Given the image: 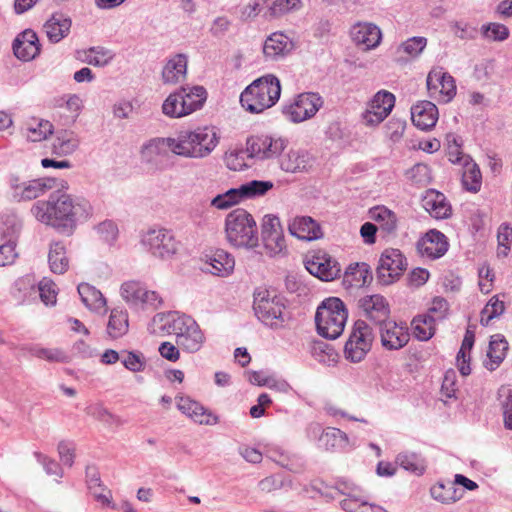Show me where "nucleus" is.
Masks as SVG:
<instances>
[{
  "instance_id": "f257e3e1",
  "label": "nucleus",
  "mask_w": 512,
  "mask_h": 512,
  "mask_svg": "<svg viewBox=\"0 0 512 512\" xmlns=\"http://www.w3.org/2000/svg\"><path fill=\"white\" fill-rule=\"evenodd\" d=\"M31 213L42 223L52 225L63 232H72L78 223H83L91 217L92 206L83 197L53 192L48 200L34 203Z\"/></svg>"
},
{
  "instance_id": "f03ea898",
  "label": "nucleus",
  "mask_w": 512,
  "mask_h": 512,
  "mask_svg": "<svg viewBox=\"0 0 512 512\" xmlns=\"http://www.w3.org/2000/svg\"><path fill=\"white\" fill-rule=\"evenodd\" d=\"M154 322L161 323L163 330L175 335L178 347L187 352H197L204 343L203 332L197 322L188 315H180L177 312L157 314Z\"/></svg>"
},
{
  "instance_id": "7ed1b4c3",
  "label": "nucleus",
  "mask_w": 512,
  "mask_h": 512,
  "mask_svg": "<svg viewBox=\"0 0 512 512\" xmlns=\"http://www.w3.org/2000/svg\"><path fill=\"white\" fill-rule=\"evenodd\" d=\"M280 95V80L273 74H266L244 89L240 103L246 111L258 114L274 106Z\"/></svg>"
},
{
  "instance_id": "20e7f679",
  "label": "nucleus",
  "mask_w": 512,
  "mask_h": 512,
  "mask_svg": "<svg viewBox=\"0 0 512 512\" xmlns=\"http://www.w3.org/2000/svg\"><path fill=\"white\" fill-rule=\"evenodd\" d=\"M219 142L214 127H198L179 132L176 138V155L201 159L212 153Z\"/></svg>"
},
{
  "instance_id": "39448f33",
  "label": "nucleus",
  "mask_w": 512,
  "mask_h": 512,
  "mask_svg": "<svg viewBox=\"0 0 512 512\" xmlns=\"http://www.w3.org/2000/svg\"><path fill=\"white\" fill-rule=\"evenodd\" d=\"M225 233L228 242L236 248L253 249L258 246L257 225L245 209L237 208L226 216Z\"/></svg>"
},
{
  "instance_id": "423d86ee",
  "label": "nucleus",
  "mask_w": 512,
  "mask_h": 512,
  "mask_svg": "<svg viewBox=\"0 0 512 512\" xmlns=\"http://www.w3.org/2000/svg\"><path fill=\"white\" fill-rule=\"evenodd\" d=\"M348 312L342 300L325 299L317 308L315 323L318 333L327 339H337L344 331Z\"/></svg>"
},
{
  "instance_id": "0eeeda50",
  "label": "nucleus",
  "mask_w": 512,
  "mask_h": 512,
  "mask_svg": "<svg viewBox=\"0 0 512 512\" xmlns=\"http://www.w3.org/2000/svg\"><path fill=\"white\" fill-rule=\"evenodd\" d=\"M253 296V309L257 318L271 328L282 327L285 321L283 297L261 287L254 291Z\"/></svg>"
},
{
  "instance_id": "6e6552de",
  "label": "nucleus",
  "mask_w": 512,
  "mask_h": 512,
  "mask_svg": "<svg viewBox=\"0 0 512 512\" xmlns=\"http://www.w3.org/2000/svg\"><path fill=\"white\" fill-rule=\"evenodd\" d=\"M8 185L14 201L28 202L56 188L58 183L52 177L29 179L18 174H11L8 178Z\"/></svg>"
},
{
  "instance_id": "1a4fd4ad",
  "label": "nucleus",
  "mask_w": 512,
  "mask_h": 512,
  "mask_svg": "<svg viewBox=\"0 0 512 512\" xmlns=\"http://www.w3.org/2000/svg\"><path fill=\"white\" fill-rule=\"evenodd\" d=\"M373 339L372 328L365 321L357 320L344 347L346 359L354 363L362 361L370 351Z\"/></svg>"
},
{
  "instance_id": "9d476101",
  "label": "nucleus",
  "mask_w": 512,
  "mask_h": 512,
  "mask_svg": "<svg viewBox=\"0 0 512 512\" xmlns=\"http://www.w3.org/2000/svg\"><path fill=\"white\" fill-rule=\"evenodd\" d=\"M406 267V258L400 250L394 248L386 249L379 259L376 269L377 278L380 283L389 285L402 275Z\"/></svg>"
},
{
  "instance_id": "9b49d317",
  "label": "nucleus",
  "mask_w": 512,
  "mask_h": 512,
  "mask_svg": "<svg viewBox=\"0 0 512 512\" xmlns=\"http://www.w3.org/2000/svg\"><path fill=\"white\" fill-rule=\"evenodd\" d=\"M261 239L270 257L280 255L286 250V242L280 219L274 215H265L262 221Z\"/></svg>"
},
{
  "instance_id": "f8f14e48",
  "label": "nucleus",
  "mask_w": 512,
  "mask_h": 512,
  "mask_svg": "<svg viewBox=\"0 0 512 512\" xmlns=\"http://www.w3.org/2000/svg\"><path fill=\"white\" fill-rule=\"evenodd\" d=\"M287 145L283 138L270 135H256L247 139V153L260 160L278 157Z\"/></svg>"
},
{
  "instance_id": "ddd939ff",
  "label": "nucleus",
  "mask_w": 512,
  "mask_h": 512,
  "mask_svg": "<svg viewBox=\"0 0 512 512\" xmlns=\"http://www.w3.org/2000/svg\"><path fill=\"white\" fill-rule=\"evenodd\" d=\"M142 242L154 256L161 259L170 258L178 250V242L172 232L163 228L149 230Z\"/></svg>"
},
{
  "instance_id": "4468645a",
  "label": "nucleus",
  "mask_w": 512,
  "mask_h": 512,
  "mask_svg": "<svg viewBox=\"0 0 512 512\" xmlns=\"http://www.w3.org/2000/svg\"><path fill=\"white\" fill-rule=\"evenodd\" d=\"M322 105L323 100L317 93H302L293 104L285 107L283 112L290 121L299 123L312 118Z\"/></svg>"
},
{
  "instance_id": "2eb2a0df",
  "label": "nucleus",
  "mask_w": 512,
  "mask_h": 512,
  "mask_svg": "<svg viewBox=\"0 0 512 512\" xmlns=\"http://www.w3.org/2000/svg\"><path fill=\"white\" fill-rule=\"evenodd\" d=\"M305 267L310 274L322 281H332L340 275L341 266L327 252L319 250L305 261Z\"/></svg>"
},
{
  "instance_id": "dca6fc26",
  "label": "nucleus",
  "mask_w": 512,
  "mask_h": 512,
  "mask_svg": "<svg viewBox=\"0 0 512 512\" xmlns=\"http://www.w3.org/2000/svg\"><path fill=\"white\" fill-rule=\"evenodd\" d=\"M382 346L387 350H399L403 348L410 339L406 323H397L393 320H386L379 325Z\"/></svg>"
},
{
  "instance_id": "f3484780",
  "label": "nucleus",
  "mask_w": 512,
  "mask_h": 512,
  "mask_svg": "<svg viewBox=\"0 0 512 512\" xmlns=\"http://www.w3.org/2000/svg\"><path fill=\"white\" fill-rule=\"evenodd\" d=\"M426 83L430 96L439 94L443 102H449L456 95L454 78L441 67L433 68L428 73Z\"/></svg>"
},
{
  "instance_id": "a211bd4d",
  "label": "nucleus",
  "mask_w": 512,
  "mask_h": 512,
  "mask_svg": "<svg viewBox=\"0 0 512 512\" xmlns=\"http://www.w3.org/2000/svg\"><path fill=\"white\" fill-rule=\"evenodd\" d=\"M395 104V96L385 90L375 94L369 104V108L363 114V120L367 125L381 123L392 111Z\"/></svg>"
},
{
  "instance_id": "6ab92c4d",
  "label": "nucleus",
  "mask_w": 512,
  "mask_h": 512,
  "mask_svg": "<svg viewBox=\"0 0 512 512\" xmlns=\"http://www.w3.org/2000/svg\"><path fill=\"white\" fill-rule=\"evenodd\" d=\"M352 41L357 46H363L364 50H372L379 46L382 40L380 28L370 22H358L350 30Z\"/></svg>"
},
{
  "instance_id": "aec40b11",
  "label": "nucleus",
  "mask_w": 512,
  "mask_h": 512,
  "mask_svg": "<svg viewBox=\"0 0 512 512\" xmlns=\"http://www.w3.org/2000/svg\"><path fill=\"white\" fill-rule=\"evenodd\" d=\"M446 236L438 230L428 231L424 237L417 242V251L430 259L442 257L448 250Z\"/></svg>"
},
{
  "instance_id": "412c9836",
  "label": "nucleus",
  "mask_w": 512,
  "mask_h": 512,
  "mask_svg": "<svg viewBox=\"0 0 512 512\" xmlns=\"http://www.w3.org/2000/svg\"><path fill=\"white\" fill-rule=\"evenodd\" d=\"M14 55L22 61L33 60L40 53V43L37 34L27 29L20 34L13 41Z\"/></svg>"
},
{
  "instance_id": "4be33fe9",
  "label": "nucleus",
  "mask_w": 512,
  "mask_h": 512,
  "mask_svg": "<svg viewBox=\"0 0 512 512\" xmlns=\"http://www.w3.org/2000/svg\"><path fill=\"white\" fill-rule=\"evenodd\" d=\"M359 307L364 314L378 325L389 318L390 309L386 299L379 295H367L359 300Z\"/></svg>"
},
{
  "instance_id": "5701e85b",
  "label": "nucleus",
  "mask_w": 512,
  "mask_h": 512,
  "mask_svg": "<svg viewBox=\"0 0 512 512\" xmlns=\"http://www.w3.org/2000/svg\"><path fill=\"white\" fill-rule=\"evenodd\" d=\"M411 119L416 127L429 130L438 120V109L430 101H420L411 107Z\"/></svg>"
},
{
  "instance_id": "b1692460",
  "label": "nucleus",
  "mask_w": 512,
  "mask_h": 512,
  "mask_svg": "<svg viewBox=\"0 0 512 512\" xmlns=\"http://www.w3.org/2000/svg\"><path fill=\"white\" fill-rule=\"evenodd\" d=\"M177 408L195 422L205 425H214L218 422V417L206 409L198 402L188 397H177Z\"/></svg>"
},
{
  "instance_id": "393cba45",
  "label": "nucleus",
  "mask_w": 512,
  "mask_h": 512,
  "mask_svg": "<svg viewBox=\"0 0 512 512\" xmlns=\"http://www.w3.org/2000/svg\"><path fill=\"white\" fill-rule=\"evenodd\" d=\"M205 271L216 276H228L234 269L235 260L226 251L218 249L206 255Z\"/></svg>"
},
{
  "instance_id": "a878e982",
  "label": "nucleus",
  "mask_w": 512,
  "mask_h": 512,
  "mask_svg": "<svg viewBox=\"0 0 512 512\" xmlns=\"http://www.w3.org/2000/svg\"><path fill=\"white\" fill-rule=\"evenodd\" d=\"M72 21L63 13H54L43 25V30L51 43H58L70 33Z\"/></svg>"
},
{
  "instance_id": "bb28decb",
  "label": "nucleus",
  "mask_w": 512,
  "mask_h": 512,
  "mask_svg": "<svg viewBox=\"0 0 512 512\" xmlns=\"http://www.w3.org/2000/svg\"><path fill=\"white\" fill-rule=\"evenodd\" d=\"M372 220L377 223L383 236H395L398 228V217L395 212L385 206H375L369 210Z\"/></svg>"
},
{
  "instance_id": "cd10ccee",
  "label": "nucleus",
  "mask_w": 512,
  "mask_h": 512,
  "mask_svg": "<svg viewBox=\"0 0 512 512\" xmlns=\"http://www.w3.org/2000/svg\"><path fill=\"white\" fill-rule=\"evenodd\" d=\"M423 208L436 219H445L451 215V206L443 193L435 190L426 192L422 199Z\"/></svg>"
},
{
  "instance_id": "c85d7f7f",
  "label": "nucleus",
  "mask_w": 512,
  "mask_h": 512,
  "mask_svg": "<svg viewBox=\"0 0 512 512\" xmlns=\"http://www.w3.org/2000/svg\"><path fill=\"white\" fill-rule=\"evenodd\" d=\"M187 63L185 54H176L171 57L162 70L163 83L174 85L183 81L187 74Z\"/></svg>"
},
{
  "instance_id": "c756f323",
  "label": "nucleus",
  "mask_w": 512,
  "mask_h": 512,
  "mask_svg": "<svg viewBox=\"0 0 512 512\" xmlns=\"http://www.w3.org/2000/svg\"><path fill=\"white\" fill-rule=\"evenodd\" d=\"M293 44L289 37L281 32L272 33L264 42L263 53L267 59L278 60L289 53Z\"/></svg>"
},
{
  "instance_id": "7c9ffc66",
  "label": "nucleus",
  "mask_w": 512,
  "mask_h": 512,
  "mask_svg": "<svg viewBox=\"0 0 512 512\" xmlns=\"http://www.w3.org/2000/svg\"><path fill=\"white\" fill-rule=\"evenodd\" d=\"M311 155L302 149L290 150L280 160V167L285 172L297 173L308 171L312 166Z\"/></svg>"
},
{
  "instance_id": "2f4dec72",
  "label": "nucleus",
  "mask_w": 512,
  "mask_h": 512,
  "mask_svg": "<svg viewBox=\"0 0 512 512\" xmlns=\"http://www.w3.org/2000/svg\"><path fill=\"white\" fill-rule=\"evenodd\" d=\"M291 235L303 240H316L321 238L322 231L319 224L309 216L297 217L289 225Z\"/></svg>"
},
{
  "instance_id": "473e14b6",
  "label": "nucleus",
  "mask_w": 512,
  "mask_h": 512,
  "mask_svg": "<svg viewBox=\"0 0 512 512\" xmlns=\"http://www.w3.org/2000/svg\"><path fill=\"white\" fill-rule=\"evenodd\" d=\"M129 330L128 313L122 308H113L110 312L106 333L107 336L116 340L127 334Z\"/></svg>"
},
{
  "instance_id": "72a5a7b5",
  "label": "nucleus",
  "mask_w": 512,
  "mask_h": 512,
  "mask_svg": "<svg viewBox=\"0 0 512 512\" xmlns=\"http://www.w3.org/2000/svg\"><path fill=\"white\" fill-rule=\"evenodd\" d=\"M372 280L370 266L364 262L350 264L345 273L343 282L349 287L360 288Z\"/></svg>"
},
{
  "instance_id": "f704fd0d",
  "label": "nucleus",
  "mask_w": 512,
  "mask_h": 512,
  "mask_svg": "<svg viewBox=\"0 0 512 512\" xmlns=\"http://www.w3.org/2000/svg\"><path fill=\"white\" fill-rule=\"evenodd\" d=\"M431 497L443 504H451L460 500L464 491L456 487L454 481L437 483L430 489Z\"/></svg>"
},
{
  "instance_id": "c9c22d12",
  "label": "nucleus",
  "mask_w": 512,
  "mask_h": 512,
  "mask_svg": "<svg viewBox=\"0 0 512 512\" xmlns=\"http://www.w3.org/2000/svg\"><path fill=\"white\" fill-rule=\"evenodd\" d=\"M48 263L51 272L64 274L69 268V259L63 242L52 241L49 244Z\"/></svg>"
},
{
  "instance_id": "e433bc0d",
  "label": "nucleus",
  "mask_w": 512,
  "mask_h": 512,
  "mask_svg": "<svg viewBox=\"0 0 512 512\" xmlns=\"http://www.w3.org/2000/svg\"><path fill=\"white\" fill-rule=\"evenodd\" d=\"M508 350V342L500 334L491 336L487 357L489 361L486 362L485 367L490 371L495 370L504 360Z\"/></svg>"
},
{
  "instance_id": "4c0bfd02",
  "label": "nucleus",
  "mask_w": 512,
  "mask_h": 512,
  "mask_svg": "<svg viewBox=\"0 0 512 512\" xmlns=\"http://www.w3.org/2000/svg\"><path fill=\"white\" fill-rule=\"evenodd\" d=\"M78 294L83 304L91 311L99 312L106 306V299L102 293L88 283H81L77 287Z\"/></svg>"
},
{
  "instance_id": "58836bf2",
  "label": "nucleus",
  "mask_w": 512,
  "mask_h": 512,
  "mask_svg": "<svg viewBox=\"0 0 512 512\" xmlns=\"http://www.w3.org/2000/svg\"><path fill=\"white\" fill-rule=\"evenodd\" d=\"M79 138L73 131H61L55 137L52 144V151L58 156L72 154L79 146Z\"/></svg>"
},
{
  "instance_id": "ea45409f",
  "label": "nucleus",
  "mask_w": 512,
  "mask_h": 512,
  "mask_svg": "<svg viewBox=\"0 0 512 512\" xmlns=\"http://www.w3.org/2000/svg\"><path fill=\"white\" fill-rule=\"evenodd\" d=\"M348 444L346 433L340 429L328 427L322 431L318 438V446L325 450H336Z\"/></svg>"
},
{
  "instance_id": "a19ab883",
  "label": "nucleus",
  "mask_w": 512,
  "mask_h": 512,
  "mask_svg": "<svg viewBox=\"0 0 512 512\" xmlns=\"http://www.w3.org/2000/svg\"><path fill=\"white\" fill-rule=\"evenodd\" d=\"M178 93H181L182 104L187 110V115L200 109L207 97V92L202 86H194L189 89L182 87Z\"/></svg>"
},
{
  "instance_id": "79ce46f5",
  "label": "nucleus",
  "mask_w": 512,
  "mask_h": 512,
  "mask_svg": "<svg viewBox=\"0 0 512 512\" xmlns=\"http://www.w3.org/2000/svg\"><path fill=\"white\" fill-rule=\"evenodd\" d=\"M462 185L470 192L476 193L481 189L482 174L477 163L471 158L462 165Z\"/></svg>"
},
{
  "instance_id": "37998d69",
  "label": "nucleus",
  "mask_w": 512,
  "mask_h": 512,
  "mask_svg": "<svg viewBox=\"0 0 512 512\" xmlns=\"http://www.w3.org/2000/svg\"><path fill=\"white\" fill-rule=\"evenodd\" d=\"M53 133V125L44 119L32 118L25 124V137L31 142L46 139Z\"/></svg>"
},
{
  "instance_id": "c03bdc74",
  "label": "nucleus",
  "mask_w": 512,
  "mask_h": 512,
  "mask_svg": "<svg viewBox=\"0 0 512 512\" xmlns=\"http://www.w3.org/2000/svg\"><path fill=\"white\" fill-rule=\"evenodd\" d=\"M37 294L34 279L25 276L17 279L12 288L11 295L18 304H24Z\"/></svg>"
},
{
  "instance_id": "a18cd8bd",
  "label": "nucleus",
  "mask_w": 512,
  "mask_h": 512,
  "mask_svg": "<svg viewBox=\"0 0 512 512\" xmlns=\"http://www.w3.org/2000/svg\"><path fill=\"white\" fill-rule=\"evenodd\" d=\"M176 154V138H154L144 145L142 154L148 160H152L154 156L165 155L168 151Z\"/></svg>"
},
{
  "instance_id": "49530a36",
  "label": "nucleus",
  "mask_w": 512,
  "mask_h": 512,
  "mask_svg": "<svg viewBox=\"0 0 512 512\" xmlns=\"http://www.w3.org/2000/svg\"><path fill=\"white\" fill-rule=\"evenodd\" d=\"M412 328L414 336L420 341L429 340L435 333V317L422 314L413 318Z\"/></svg>"
},
{
  "instance_id": "de8ad7c7",
  "label": "nucleus",
  "mask_w": 512,
  "mask_h": 512,
  "mask_svg": "<svg viewBox=\"0 0 512 512\" xmlns=\"http://www.w3.org/2000/svg\"><path fill=\"white\" fill-rule=\"evenodd\" d=\"M396 464L417 476L424 474L426 470L425 460L414 452L399 453L396 457Z\"/></svg>"
},
{
  "instance_id": "09e8293b",
  "label": "nucleus",
  "mask_w": 512,
  "mask_h": 512,
  "mask_svg": "<svg viewBox=\"0 0 512 512\" xmlns=\"http://www.w3.org/2000/svg\"><path fill=\"white\" fill-rule=\"evenodd\" d=\"M474 340V333L467 330L462 341L461 348L456 357L458 369L462 376H468L471 373L470 351L474 345Z\"/></svg>"
},
{
  "instance_id": "8fccbe9b",
  "label": "nucleus",
  "mask_w": 512,
  "mask_h": 512,
  "mask_svg": "<svg viewBox=\"0 0 512 512\" xmlns=\"http://www.w3.org/2000/svg\"><path fill=\"white\" fill-rule=\"evenodd\" d=\"M274 184L267 180H252L239 186L242 199H252L265 195Z\"/></svg>"
},
{
  "instance_id": "3c124183",
  "label": "nucleus",
  "mask_w": 512,
  "mask_h": 512,
  "mask_svg": "<svg viewBox=\"0 0 512 512\" xmlns=\"http://www.w3.org/2000/svg\"><path fill=\"white\" fill-rule=\"evenodd\" d=\"M243 201L241 192L238 188H231L224 193L216 195L210 202V205L219 210H226Z\"/></svg>"
},
{
  "instance_id": "603ef678",
  "label": "nucleus",
  "mask_w": 512,
  "mask_h": 512,
  "mask_svg": "<svg viewBox=\"0 0 512 512\" xmlns=\"http://www.w3.org/2000/svg\"><path fill=\"white\" fill-rule=\"evenodd\" d=\"M145 287L136 281H128L121 286V296L130 305L139 306L142 305V293H144Z\"/></svg>"
},
{
  "instance_id": "864d4df0",
  "label": "nucleus",
  "mask_w": 512,
  "mask_h": 512,
  "mask_svg": "<svg viewBox=\"0 0 512 512\" xmlns=\"http://www.w3.org/2000/svg\"><path fill=\"white\" fill-rule=\"evenodd\" d=\"M162 111L166 116L171 118H180L187 115L182 104L181 93L175 92L170 94L162 105Z\"/></svg>"
},
{
  "instance_id": "5fc2aeb1",
  "label": "nucleus",
  "mask_w": 512,
  "mask_h": 512,
  "mask_svg": "<svg viewBox=\"0 0 512 512\" xmlns=\"http://www.w3.org/2000/svg\"><path fill=\"white\" fill-rule=\"evenodd\" d=\"M303 7L302 0H275L268 9L270 18H278L292 11H298Z\"/></svg>"
},
{
  "instance_id": "6e6d98bb",
  "label": "nucleus",
  "mask_w": 512,
  "mask_h": 512,
  "mask_svg": "<svg viewBox=\"0 0 512 512\" xmlns=\"http://www.w3.org/2000/svg\"><path fill=\"white\" fill-rule=\"evenodd\" d=\"M504 311V302L500 301L497 296H493L481 311V324L487 326L491 320L502 315Z\"/></svg>"
},
{
  "instance_id": "4d7b16f0",
  "label": "nucleus",
  "mask_w": 512,
  "mask_h": 512,
  "mask_svg": "<svg viewBox=\"0 0 512 512\" xmlns=\"http://www.w3.org/2000/svg\"><path fill=\"white\" fill-rule=\"evenodd\" d=\"M482 36L492 41H505L509 37V29L504 25L496 22L484 24L481 27Z\"/></svg>"
},
{
  "instance_id": "13d9d810",
  "label": "nucleus",
  "mask_w": 512,
  "mask_h": 512,
  "mask_svg": "<svg viewBox=\"0 0 512 512\" xmlns=\"http://www.w3.org/2000/svg\"><path fill=\"white\" fill-rule=\"evenodd\" d=\"M114 57L111 50L103 47H92L88 50L86 61L88 64L103 67L106 66Z\"/></svg>"
},
{
  "instance_id": "bf43d9fd",
  "label": "nucleus",
  "mask_w": 512,
  "mask_h": 512,
  "mask_svg": "<svg viewBox=\"0 0 512 512\" xmlns=\"http://www.w3.org/2000/svg\"><path fill=\"white\" fill-rule=\"evenodd\" d=\"M121 361L124 367L131 372H141L146 366L144 355L138 351H122Z\"/></svg>"
},
{
  "instance_id": "052dcab7",
  "label": "nucleus",
  "mask_w": 512,
  "mask_h": 512,
  "mask_svg": "<svg viewBox=\"0 0 512 512\" xmlns=\"http://www.w3.org/2000/svg\"><path fill=\"white\" fill-rule=\"evenodd\" d=\"M451 29L454 35L461 40H475L479 34L476 25L464 20L453 22Z\"/></svg>"
},
{
  "instance_id": "680f3d73",
  "label": "nucleus",
  "mask_w": 512,
  "mask_h": 512,
  "mask_svg": "<svg viewBox=\"0 0 512 512\" xmlns=\"http://www.w3.org/2000/svg\"><path fill=\"white\" fill-rule=\"evenodd\" d=\"M36 290L45 305H54L56 303V285L51 279L44 277L39 282Z\"/></svg>"
},
{
  "instance_id": "e2e57ef3",
  "label": "nucleus",
  "mask_w": 512,
  "mask_h": 512,
  "mask_svg": "<svg viewBox=\"0 0 512 512\" xmlns=\"http://www.w3.org/2000/svg\"><path fill=\"white\" fill-rule=\"evenodd\" d=\"M426 45L427 39L425 37L417 36L407 39L401 44L399 49L411 57H417L422 53Z\"/></svg>"
},
{
  "instance_id": "0e129e2a",
  "label": "nucleus",
  "mask_w": 512,
  "mask_h": 512,
  "mask_svg": "<svg viewBox=\"0 0 512 512\" xmlns=\"http://www.w3.org/2000/svg\"><path fill=\"white\" fill-rule=\"evenodd\" d=\"M499 396L504 398L502 400L504 425L507 429L512 430V389L502 387L499 390Z\"/></svg>"
},
{
  "instance_id": "69168bd1",
  "label": "nucleus",
  "mask_w": 512,
  "mask_h": 512,
  "mask_svg": "<svg viewBox=\"0 0 512 512\" xmlns=\"http://www.w3.org/2000/svg\"><path fill=\"white\" fill-rule=\"evenodd\" d=\"M335 488L345 496V498L361 496L363 489L349 479L340 478L335 481Z\"/></svg>"
},
{
  "instance_id": "338daca9",
  "label": "nucleus",
  "mask_w": 512,
  "mask_h": 512,
  "mask_svg": "<svg viewBox=\"0 0 512 512\" xmlns=\"http://www.w3.org/2000/svg\"><path fill=\"white\" fill-rule=\"evenodd\" d=\"M34 456L37 459V461L43 466L45 472L48 475H55L59 478L63 477V470L57 461L43 455L40 452H35Z\"/></svg>"
},
{
  "instance_id": "774afa93",
  "label": "nucleus",
  "mask_w": 512,
  "mask_h": 512,
  "mask_svg": "<svg viewBox=\"0 0 512 512\" xmlns=\"http://www.w3.org/2000/svg\"><path fill=\"white\" fill-rule=\"evenodd\" d=\"M244 151H237L233 150L230 152H227L224 157L225 165L228 169L233 171H240L243 168L247 167L245 161H244Z\"/></svg>"
}]
</instances>
